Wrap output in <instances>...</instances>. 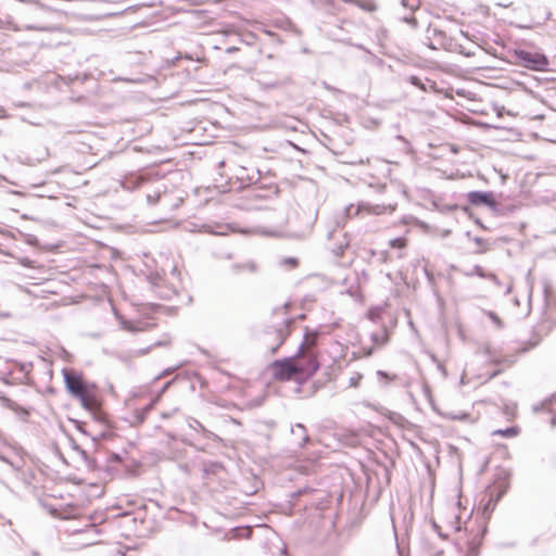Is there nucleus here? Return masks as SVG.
I'll return each mask as SVG.
<instances>
[{"label":"nucleus","mask_w":556,"mask_h":556,"mask_svg":"<svg viewBox=\"0 0 556 556\" xmlns=\"http://www.w3.org/2000/svg\"><path fill=\"white\" fill-rule=\"evenodd\" d=\"M515 26L520 29L527 28V26L522 24H516Z\"/></svg>","instance_id":"473e14b6"},{"label":"nucleus","mask_w":556,"mask_h":556,"mask_svg":"<svg viewBox=\"0 0 556 556\" xmlns=\"http://www.w3.org/2000/svg\"><path fill=\"white\" fill-rule=\"evenodd\" d=\"M430 70H443L442 67H431ZM453 70H457V71H460L462 68L459 66H455Z\"/></svg>","instance_id":"7c9ffc66"},{"label":"nucleus","mask_w":556,"mask_h":556,"mask_svg":"<svg viewBox=\"0 0 556 556\" xmlns=\"http://www.w3.org/2000/svg\"><path fill=\"white\" fill-rule=\"evenodd\" d=\"M412 81H413V84L418 85V78L417 77H412Z\"/></svg>","instance_id":"72a5a7b5"},{"label":"nucleus","mask_w":556,"mask_h":556,"mask_svg":"<svg viewBox=\"0 0 556 556\" xmlns=\"http://www.w3.org/2000/svg\"><path fill=\"white\" fill-rule=\"evenodd\" d=\"M271 376L277 381H296L304 382L300 377L296 366L293 364V359L285 357L277 359L269 365Z\"/></svg>","instance_id":"0eeeda50"},{"label":"nucleus","mask_w":556,"mask_h":556,"mask_svg":"<svg viewBox=\"0 0 556 556\" xmlns=\"http://www.w3.org/2000/svg\"><path fill=\"white\" fill-rule=\"evenodd\" d=\"M456 506L439 511L434 518V526L440 530L454 531L452 546L443 556H478L485 533V523L478 517H470L460 526V518Z\"/></svg>","instance_id":"f257e3e1"},{"label":"nucleus","mask_w":556,"mask_h":556,"mask_svg":"<svg viewBox=\"0 0 556 556\" xmlns=\"http://www.w3.org/2000/svg\"><path fill=\"white\" fill-rule=\"evenodd\" d=\"M154 402L144 405L142 408H135L132 414L131 424L135 426L141 425L148 415V413L153 408Z\"/></svg>","instance_id":"f8f14e48"},{"label":"nucleus","mask_w":556,"mask_h":556,"mask_svg":"<svg viewBox=\"0 0 556 556\" xmlns=\"http://www.w3.org/2000/svg\"><path fill=\"white\" fill-rule=\"evenodd\" d=\"M275 25L294 36L301 35V30L299 29V27L293 23L292 20H290L288 17L277 21Z\"/></svg>","instance_id":"ddd939ff"},{"label":"nucleus","mask_w":556,"mask_h":556,"mask_svg":"<svg viewBox=\"0 0 556 556\" xmlns=\"http://www.w3.org/2000/svg\"><path fill=\"white\" fill-rule=\"evenodd\" d=\"M520 432V429L517 427V426H511L507 429H504V430H495L492 432V435H500V437H504V438H515L519 434Z\"/></svg>","instance_id":"dca6fc26"},{"label":"nucleus","mask_w":556,"mask_h":556,"mask_svg":"<svg viewBox=\"0 0 556 556\" xmlns=\"http://www.w3.org/2000/svg\"><path fill=\"white\" fill-rule=\"evenodd\" d=\"M404 21L407 24L412 25L413 27H417V25H418V22H417L416 17H414V16H405Z\"/></svg>","instance_id":"393cba45"},{"label":"nucleus","mask_w":556,"mask_h":556,"mask_svg":"<svg viewBox=\"0 0 556 556\" xmlns=\"http://www.w3.org/2000/svg\"><path fill=\"white\" fill-rule=\"evenodd\" d=\"M502 414L507 421H514L518 415V407L516 403H507L502 407Z\"/></svg>","instance_id":"2eb2a0df"},{"label":"nucleus","mask_w":556,"mask_h":556,"mask_svg":"<svg viewBox=\"0 0 556 556\" xmlns=\"http://www.w3.org/2000/svg\"><path fill=\"white\" fill-rule=\"evenodd\" d=\"M508 480L504 477L496 478L484 491L480 504L483 506V514L491 513L496 503L508 490Z\"/></svg>","instance_id":"423d86ee"},{"label":"nucleus","mask_w":556,"mask_h":556,"mask_svg":"<svg viewBox=\"0 0 556 556\" xmlns=\"http://www.w3.org/2000/svg\"><path fill=\"white\" fill-rule=\"evenodd\" d=\"M382 63H383L382 59H378V60H377V65L381 66V65H382Z\"/></svg>","instance_id":"f704fd0d"},{"label":"nucleus","mask_w":556,"mask_h":556,"mask_svg":"<svg viewBox=\"0 0 556 556\" xmlns=\"http://www.w3.org/2000/svg\"><path fill=\"white\" fill-rule=\"evenodd\" d=\"M511 63L525 70H552L548 56L532 42L525 41L510 51Z\"/></svg>","instance_id":"20e7f679"},{"label":"nucleus","mask_w":556,"mask_h":556,"mask_svg":"<svg viewBox=\"0 0 556 556\" xmlns=\"http://www.w3.org/2000/svg\"><path fill=\"white\" fill-rule=\"evenodd\" d=\"M265 33L271 39V42H277L278 45H282L283 43V39H282L281 35L277 34L276 31H274V30H266Z\"/></svg>","instance_id":"aec40b11"},{"label":"nucleus","mask_w":556,"mask_h":556,"mask_svg":"<svg viewBox=\"0 0 556 556\" xmlns=\"http://www.w3.org/2000/svg\"><path fill=\"white\" fill-rule=\"evenodd\" d=\"M0 29L18 31L21 29L26 30H38V31H53L55 29L52 25H37V24H26L23 27L18 26L10 16L5 20L0 17Z\"/></svg>","instance_id":"6e6552de"},{"label":"nucleus","mask_w":556,"mask_h":556,"mask_svg":"<svg viewBox=\"0 0 556 556\" xmlns=\"http://www.w3.org/2000/svg\"><path fill=\"white\" fill-rule=\"evenodd\" d=\"M490 317H491L495 323H497L498 325L501 324L500 319L495 316V314L491 313V314H490Z\"/></svg>","instance_id":"cd10ccee"},{"label":"nucleus","mask_w":556,"mask_h":556,"mask_svg":"<svg viewBox=\"0 0 556 556\" xmlns=\"http://www.w3.org/2000/svg\"><path fill=\"white\" fill-rule=\"evenodd\" d=\"M362 379H363V375L356 372L353 377L350 378V386L353 388H357L359 386V382Z\"/></svg>","instance_id":"412c9836"},{"label":"nucleus","mask_w":556,"mask_h":556,"mask_svg":"<svg viewBox=\"0 0 556 556\" xmlns=\"http://www.w3.org/2000/svg\"><path fill=\"white\" fill-rule=\"evenodd\" d=\"M181 60L192 61L189 54H178L168 61V66H179Z\"/></svg>","instance_id":"6ab92c4d"},{"label":"nucleus","mask_w":556,"mask_h":556,"mask_svg":"<svg viewBox=\"0 0 556 556\" xmlns=\"http://www.w3.org/2000/svg\"><path fill=\"white\" fill-rule=\"evenodd\" d=\"M317 340L316 332H306L296 354L290 356L304 382L311 379L320 367Z\"/></svg>","instance_id":"7ed1b4c3"},{"label":"nucleus","mask_w":556,"mask_h":556,"mask_svg":"<svg viewBox=\"0 0 556 556\" xmlns=\"http://www.w3.org/2000/svg\"><path fill=\"white\" fill-rule=\"evenodd\" d=\"M63 377L66 390L76 397L80 405L97 420H102V399L98 386L87 381L81 374L74 370H64Z\"/></svg>","instance_id":"f03ea898"},{"label":"nucleus","mask_w":556,"mask_h":556,"mask_svg":"<svg viewBox=\"0 0 556 556\" xmlns=\"http://www.w3.org/2000/svg\"><path fill=\"white\" fill-rule=\"evenodd\" d=\"M501 371H502V370L494 371V372H493V376H495V375L500 374Z\"/></svg>","instance_id":"58836bf2"},{"label":"nucleus","mask_w":556,"mask_h":556,"mask_svg":"<svg viewBox=\"0 0 556 556\" xmlns=\"http://www.w3.org/2000/svg\"><path fill=\"white\" fill-rule=\"evenodd\" d=\"M86 532H96L97 531V528L94 525H89L86 530Z\"/></svg>","instance_id":"bb28decb"},{"label":"nucleus","mask_w":556,"mask_h":556,"mask_svg":"<svg viewBox=\"0 0 556 556\" xmlns=\"http://www.w3.org/2000/svg\"><path fill=\"white\" fill-rule=\"evenodd\" d=\"M428 81V85H420V88L425 91L427 90H434V91H439L440 89L437 87L434 81H431V80H427Z\"/></svg>","instance_id":"5701e85b"},{"label":"nucleus","mask_w":556,"mask_h":556,"mask_svg":"<svg viewBox=\"0 0 556 556\" xmlns=\"http://www.w3.org/2000/svg\"><path fill=\"white\" fill-rule=\"evenodd\" d=\"M247 38H251V40H253L255 38V35L253 33H249L247 35Z\"/></svg>","instance_id":"2f4dec72"},{"label":"nucleus","mask_w":556,"mask_h":556,"mask_svg":"<svg viewBox=\"0 0 556 556\" xmlns=\"http://www.w3.org/2000/svg\"><path fill=\"white\" fill-rule=\"evenodd\" d=\"M494 363L496 365H503L504 367H510L514 364V361L508 357H504V358L494 361Z\"/></svg>","instance_id":"4be33fe9"},{"label":"nucleus","mask_w":556,"mask_h":556,"mask_svg":"<svg viewBox=\"0 0 556 556\" xmlns=\"http://www.w3.org/2000/svg\"><path fill=\"white\" fill-rule=\"evenodd\" d=\"M302 52L307 53V52H308V49L304 47V48L302 49Z\"/></svg>","instance_id":"4c0bfd02"},{"label":"nucleus","mask_w":556,"mask_h":556,"mask_svg":"<svg viewBox=\"0 0 556 556\" xmlns=\"http://www.w3.org/2000/svg\"><path fill=\"white\" fill-rule=\"evenodd\" d=\"M283 323H285V325H286V330H285L283 332H282V330H280L281 341H283V340L289 336V332H290V331H289L288 327H289V325L291 324V319L286 318V319L283 320Z\"/></svg>","instance_id":"b1692460"},{"label":"nucleus","mask_w":556,"mask_h":556,"mask_svg":"<svg viewBox=\"0 0 556 556\" xmlns=\"http://www.w3.org/2000/svg\"><path fill=\"white\" fill-rule=\"evenodd\" d=\"M468 200L472 205L492 204L493 199L490 193L472 191L468 193Z\"/></svg>","instance_id":"9b49d317"},{"label":"nucleus","mask_w":556,"mask_h":556,"mask_svg":"<svg viewBox=\"0 0 556 556\" xmlns=\"http://www.w3.org/2000/svg\"><path fill=\"white\" fill-rule=\"evenodd\" d=\"M395 204L391 203L361 202L356 205H350L348 214L351 218L364 219L369 215L391 214L395 211Z\"/></svg>","instance_id":"39448f33"},{"label":"nucleus","mask_w":556,"mask_h":556,"mask_svg":"<svg viewBox=\"0 0 556 556\" xmlns=\"http://www.w3.org/2000/svg\"><path fill=\"white\" fill-rule=\"evenodd\" d=\"M239 66L237 64H231L227 70H238Z\"/></svg>","instance_id":"c756f323"},{"label":"nucleus","mask_w":556,"mask_h":556,"mask_svg":"<svg viewBox=\"0 0 556 556\" xmlns=\"http://www.w3.org/2000/svg\"><path fill=\"white\" fill-rule=\"evenodd\" d=\"M80 515L81 509L76 505H67L58 513V516L63 519L78 518Z\"/></svg>","instance_id":"4468645a"},{"label":"nucleus","mask_w":556,"mask_h":556,"mask_svg":"<svg viewBox=\"0 0 556 556\" xmlns=\"http://www.w3.org/2000/svg\"><path fill=\"white\" fill-rule=\"evenodd\" d=\"M389 245L392 249L404 250L408 245V239L406 237H400V238L391 239L389 241Z\"/></svg>","instance_id":"f3484780"},{"label":"nucleus","mask_w":556,"mask_h":556,"mask_svg":"<svg viewBox=\"0 0 556 556\" xmlns=\"http://www.w3.org/2000/svg\"><path fill=\"white\" fill-rule=\"evenodd\" d=\"M470 70H503V68L496 67V66L484 65V66H475V67H471Z\"/></svg>","instance_id":"a878e982"},{"label":"nucleus","mask_w":556,"mask_h":556,"mask_svg":"<svg viewBox=\"0 0 556 556\" xmlns=\"http://www.w3.org/2000/svg\"><path fill=\"white\" fill-rule=\"evenodd\" d=\"M192 70L198 71L200 70V66H194Z\"/></svg>","instance_id":"ea45409f"},{"label":"nucleus","mask_w":556,"mask_h":556,"mask_svg":"<svg viewBox=\"0 0 556 556\" xmlns=\"http://www.w3.org/2000/svg\"><path fill=\"white\" fill-rule=\"evenodd\" d=\"M247 45H251L252 41H251V38H248V40H245Z\"/></svg>","instance_id":"c9c22d12"},{"label":"nucleus","mask_w":556,"mask_h":556,"mask_svg":"<svg viewBox=\"0 0 556 556\" xmlns=\"http://www.w3.org/2000/svg\"><path fill=\"white\" fill-rule=\"evenodd\" d=\"M389 340H390V333L387 330V328H384V327L380 328L376 332L371 333V341H372L374 345L367 350H364V355L370 356L377 348H381V346L386 345L389 342Z\"/></svg>","instance_id":"1a4fd4ad"},{"label":"nucleus","mask_w":556,"mask_h":556,"mask_svg":"<svg viewBox=\"0 0 556 556\" xmlns=\"http://www.w3.org/2000/svg\"><path fill=\"white\" fill-rule=\"evenodd\" d=\"M123 329L131 332L147 331L154 327L153 324L142 323V321H132V320H123L122 321Z\"/></svg>","instance_id":"9d476101"},{"label":"nucleus","mask_w":556,"mask_h":556,"mask_svg":"<svg viewBox=\"0 0 556 556\" xmlns=\"http://www.w3.org/2000/svg\"><path fill=\"white\" fill-rule=\"evenodd\" d=\"M430 31H432L433 37L439 41V43H440L441 46H444V45H445V43H444V40L446 39V34H445V31H444V30H442V29H440V28L434 27V28H432V29H431V28H429V29H428V33H430Z\"/></svg>","instance_id":"a211bd4d"},{"label":"nucleus","mask_w":556,"mask_h":556,"mask_svg":"<svg viewBox=\"0 0 556 556\" xmlns=\"http://www.w3.org/2000/svg\"><path fill=\"white\" fill-rule=\"evenodd\" d=\"M236 50H237V48H236V47H229V48H227V49H226V51H227L228 53H231V52H233V51H236Z\"/></svg>","instance_id":"c85d7f7f"},{"label":"nucleus","mask_w":556,"mask_h":556,"mask_svg":"<svg viewBox=\"0 0 556 556\" xmlns=\"http://www.w3.org/2000/svg\"><path fill=\"white\" fill-rule=\"evenodd\" d=\"M247 45H251L252 41H251V38H248V40H245Z\"/></svg>","instance_id":"e433bc0d"}]
</instances>
